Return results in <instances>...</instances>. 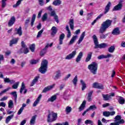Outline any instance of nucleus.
Listing matches in <instances>:
<instances>
[{
	"label": "nucleus",
	"instance_id": "nucleus-23",
	"mask_svg": "<svg viewBox=\"0 0 125 125\" xmlns=\"http://www.w3.org/2000/svg\"><path fill=\"white\" fill-rule=\"evenodd\" d=\"M65 39V34L64 33H62L60 35L59 37V44H63V40Z\"/></svg>",
	"mask_w": 125,
	"mask_h": 125
},
{
	"label": "nucleus",
	"instance_id": "nucleus-61",
	"mask_svg": "<svg viewBox=\"0 0 125 125\" xmlns=\"http://www.w3.org/2000/svg\"><path fill=\"white\" fill-rule=\"evenodd\" d=\"M99 84V83H97V82H95L94 83H93V87L94 88H97V87H98V84Z\"/></svg>",
	"mask_w": 125,
	"mask_h": 125
},
{
	"label": "nucleus",
	"instance_id": "nucleus-11",
	"mask_svg": "<svg viewBox=\"0 0 125 125\" xmlns=\"http://www.w3.org/2000/svg\"><path fill=\"white\" fill-rule=\"evenodd\" d=\"M111 5L112 3H111L110 1H109L104 8V14H107V13L109 12V10H110V8L111 7Z\"/></svg>",
	"mask_w": 125,
	"mask_h": 125
},
{
	"label": "nucleus",
	"instance_id": "nucleus-16",
	"mask_svg": "<svg viewBox=\"0 0 125 125\" xmlns=\"http://www.w3.org/2000/svg\"><path fill=\"white\" fill-rule=\"evenodd\" d=\"M83 52H80L79 53L78 55L76 58V62H77V63H79V62L82 60V58H83Z\"/></svg>",
	"mask_w": 125,
	"mask_h": 125
},
{
	"label": "nucleus",
	"instance_id": "nucleus-56",
	"mask_svg": "<svg viewBox=\"0 0 125 125\" xmlns=\"http://www.w3.org/2000/svg\"><path fill=\"white\" fill-rule=\"evenodd\" d=\"M97 88L98 89H104V86H103V84L99 83Z\"/></svg>",
	"mask_w": 125,
	"mask_h": 125
},
{
	"label": "nucleus",
	"instance_id": "nucleus-52",
	"mask_svg": "<svg viewBox=\"0 0 125 125\" xmlns=\"http://www.w3.org/2000/svg\"><path fill=\"white\" fill-rule=\"evenodd\" d=\"M29 49L32 51V52H34L35 51V44H32L29 45Z\"/></svg>",
	"mask_w": 125,
	"mask_h": 125
},
{
	"label": "nucleus",
	"instance_id": "nucleus-57",
	"mask_svg": "<svg viewBox=\"0 0 125 125\" xmlns=\"http://www.w3.org/2000/svg\"><path fill=\"white\" fill-rule=\"evenodd\" d=\"M39 62L37 60H32L30 61V64H31L32 65H34L35 64H37V63H38Z\"/></svg>",
	"mask_w": 125,
	"mask_h": 125
},
{
	"label": "nucleus",
	"instance_id": "nucleus-46",
	"mask_svg": "<svg viewBox=\"0 0 125 125\" xmlns=\"http://www.w3.org/2000/svg\"><path fill=\"white\" fill-rule=\"evenodd\" d=\"M118 102L119 103H120V104H125V99H124V98H123V97H119Z\"/></svg>",
	"mask_w": 125,
	"mask_h": 125
},
{
	"label": "nucleus",
	"instance_id": "nucleus-19",
	"mask_svg": "<svg viewBox=\"0 0 125 125\" xmlns=\"http://www.w3.org/2000/svg\"><path fill=\"white\" fill-rule=\"evenodd\" d=\"M19 40V38H14L10 41V46H12L13 44H16L17 42H18V41Z\"/></svg>",
	"mask_w": 125,
	"mask_h": 125
},
{
	"label": "nucleus",
	"instance_id": "nucleus-7",
	"mask_svg": "<svg viewBox=\"0 0 125 125\" xmlns=\"http://www.w3.org/2000/svg\"><path fill=\"white\" fill-rule=\"evenodd\" d=\"M77 54V50L73 51L70 54L68 55L65 58V59L66 60H71V59H73L74 57L76 56Z\"/></svg>",
	"mask_w": 125,
	"mask_h": 125
},
{
	"label": "nucleus",
	"instance_id": "nucleus-26",
	"mask_svg": "<svg viewBox=\"0 0 125 125\" xmlns=\"http://www.w3.org/2000/svg\"><path fill=\"white\" fill-rule=\"evenodd\" d=\"M36 119H37V115H35L32 117L30 121V125H35V124L36 123Z\"/></svg>",
	"mask_w": 125,
	"mask_h": 125
},
{
	"label": "nucleus",
	"instance_id": "nucleus-49",
	"mask_svg": "<svg viewBox=\"0 0 125 125\" xmlns=\"http://www.w3.org/2000/svg\"><path fill=\"white\" fill-rule=\"evenodd\" d=\"M43 30H44V29L42 28L38 32L37 36V39H39V38H41L42 37V33H43Z\"/></svg>",
	"mask_w": 125,
	"mask_h": 125
},
{
	"label": "nucleus",
	"instance_id": "nucleus-41",
	"mask_svg": "<svg viewBox=\"0 0 125 125\" xmlns=\"http://www.w3.org/2000/svg\"><path fill=\"white\" fill-rule=\"evenodd\" d=\"M8 108H9L10 109H12L14 106L13 101L10 100L8 102Z\"/></svg>",
	"mask_w": 125,
	"mask_h": 125
},
{
	"label": "nucleus",
	"instance_id": "nucleus-32",
	"mask_svg": "<svg viewBox=\"0 0 125 125\" xmlns=\"http://www.w3.org/2000/svg\"><path fill=\"white\" fill-rule=\"evenodd\" d=\"M13 117H14V114H12L10 116H8L7 117L5 120V123L6 124H8L10 121H11V119L13 118Z\"/></svg>",
	"mask_w": 125,
	"mask_h": 125
},
{
	"label": "nucleus",
	"instance_id": "nucleus-18",
	"mask_svg": "<svg viewBox=\"0 0 125 125\" xmlns=\"http://www.w3.org/2000/svg\"><path fill=\"white\" fill-rule=\"evenodd\" d=\"M54 87V85H52L51 86H48L47 87H45L42 90L43 93H45L47 92V91H49V90H51V89L53 88Z\"/></svg>",
	"mask_w": 125,
	"mask_h": 125
},
{
	"label": "nucleus",
	"instance_id": "nucleus-5",
	"mask_svg": "<svg viewBox=\"0 0 125 125\" xmlns=\"http://www.w3.org/2000/svg\"><path fill=\"white\" fill-rule=\"evenodd\" d=\"M57 120V113L49 111L47 116L48 123H52Z\"/></svg>",
	"mask_w": 125,
	"mask_h": 125
},
{
	"label": "nucleus",
	"instance_id": "nucleus-8",
	"mask_svg": "<svg viewBox=\"0 0 125 125\" xmlns=\"http://www.w3.org/2000/svg\"><path fill=\"white\" fill-rule=\"evenodd\" d=\"M0 78H1V79H3L4 82L5 83H7L12 84V83H15V81L13 80H11L9 78H4L3 75H2V74H0Z\"/></svg>",
	"mask_w": 125,
	"mask_h": 125
},
{
	"label": "nucleus",
	"instance_id": "nucleus-58",
	"mask_svg": "<svg viewBox=\"0 0 125 125\" xmlns=\"http://www.w3.org/2000/svg\"><path fill=\"white\" fill-rule=\"evenodd\" d=\"M98 59L99 60H101V59H106L105 55H101L98 57Z\"/></svg>",
	"mask_w": 125,
	"mask_h": 125
},
{
	"label": "nucleus",
	"instance_id": "nucleus-38",
	"mask_svg": "<svg viewBox=\"0 0 125 125\" xmlns=\"http://www.w3.org/2000/svg\"><path fill=\"white\" fill-rule=\"evenodd\" d=\"M80 83L82 84V90L83 91L84 89H85V88H86V84L84 83V81H83V80H80Z\"/></svg>",
	"mask_w": 125,
	"mask_h": 125
},
{
	"label": "nucleus",
	"instance_id": "nucleus-20",
	"mask_svg": "<svg viewBox=\"0 0 125 125\" xmlns=\"http://www.w3.org/2000/svg\"><path fill=\"white\" fill-rule=\"evenodd\" d=\"M15 30L17 32V35L21 36L23 34V32H22V27L21 26H20L18 29L17 28H16Z\"/></svg>",
	"mask_w": 125,
	"mask_h": 125
},
{
	"label": "nucleus",
	"instance_id": "nucleus-2",
	"mask_svg": "<svg viewBox=\"0 0 125 125\" xmlns=\"http://www.w3.org/2000/svg\"><path fill=\"white\" fill-rule=\"evenodd\" d=\"M92 39L95 44V49H97L98 48H106V47H108V46H109V45L107 43H102L101 44H99V42H98V39H97V36H96V35H94L92 36Z\"/></svg>",
	"mask_w": 125,
	"mask_h": 125
},
{
	"label": "nucleus",
	"instance_id": "nucleus-28",
	"mask_svg": "<svg viewBox=\"0 0 125 125\" xmlns=\"http://www.w3.org/2000/svg\"><path fill=\"white\" fill-rule=\"evenodd\" d=\"M66 30L67 31V39H70V38H71V36H72V33H71V31H70L69 25H66Z\"/></svg>",
	"mask_w": 125,
	"mask_h": 125
},
{
	"label": "nucleus",
	"instance_id": "nucleus-60",
	"mask_svg": "<svg viewBox=\"0 0 125 125\" xmlns=\"http://www.w3.org/2000/svg\"><path fill=\"white\" fill-rule=\"evenodd\" d=\"M56 125H69V123L68 122H63L62 123H57Z\"/></svg>",
	"mask_w": 125,
	"mask_h": 125
},
{
	"label": "nucleus",
	"instance_id": "nucleus-37",
	"mask_svg": "<svg viewBox=\"0 0 125 125\" xmlns=\"http://www.w3.org/2000/svg\"><path fill=\"white\" fill-rule=\"evenodd\" d=\"M21 53H24V54H27V53H29V49H28V47H27L25 48H21Z\"/></svg>",
	"mask_w": 125,
	"mask_h": 125
},
{
	"label": "nucleus",
	"instance_id": "nucleus-1",
	"mask_svg": "<svg viewBox=\"0 0 125 125\" xmlns=\"http://www.w3.org/2000/svg\"><path fill=\"white\" fill-rule=\"evenodd\" d=\"M113 21L110 20H107L105 21H104L101 24V26L99 29L100 33V39L101 40H105L107 38V34H104V33L106 32V30L109 27H110L112 25Z\"/></svg>",
	"mask_w": 125,
	"mask_h": 125
},
{
	"label": "nucleus",
	"instance_id": "nucleus-31",
	"mask_svg": "<svg viewBox=\"0 0 125 125\" xmlns=\"http://www.w3.org/2000/svg\"><path fill=\"white\" fill-rule=\"evenodd\" d=\"M92 57V52H89L85 59V62H88L91 59V57Z\"/></svg>",
	"mask_w": 125,
	"mask_h": 125
},
{
	"label": "nucleus",
	"instance_id": "nucleus-33",
	"mask_svg": "<svg viewBox=\"0 0 125 125\" xmlns=\"http://www.w3.org/2000/svg\"><path fill=\"white\" fill-rule=\"evenodd\" d=\"M69 27L71 30H74V19H72L69 20Z\"/></svg>",
	"mask_w": 125,
	"mask_h": 125
},
{
	"label": "nucleus",
	"instance_id": "nucleus-12",
	"mask_svg": "<svg viewBox=\"0 0 125 125\" xmlns=\"http://www.w3.org/2000/svg\"><path fill=\"white\" fill-rule=\"evenodd\" d=\"M52 32L51 33V36L53 38L55 37L56 34H57V28L55 26H53L51 29Z\"/></svg>",
	"mask_w": 125,
	"mask_h": 125
},
{
	"label": "nucleus",
	"instance_id": "nucleus-50",
	"mask_svg": "<svg viewBox=\"0 0 125 125\" xmlns=\"http://www.w3.org/2000/svg\"><path fill=\"white\" fill-rule=\"evenodd\" d=\"M7 0H2L1 1V7L2 8H4L6 6V1Z\"/></svg>",
	"mask_w": 125,
	"mask_h": 125
},
{
	"label": "nucleus",
	"instance_id": "nucleus-63",
	"mask_svg": "<svg viewBox=\"0 0 125 125\" xmlns=\"http://www.w3.org/2000/svg\"><path fill=\"white\" fill-rule=\"evenodd\" d=\"M46 9H47V10H49V11H51V12L53 11L52 9V7L51 6H49L48 7H46Z\"/></svg>",
	"mask_w": 125,
	"mask_h": 125
},
{
	"label": "nucleus",
	"instance_id": "nucleus-22",
	"mask_svg": "<svg viewBox=\"0 0 125 125\" xmlns=\"http://www.w3.org/2000/svg\"><path fill=\"white\" fill-rule=\"evenodd\" d=\"M85 36V31H84L81 34L79 40L78 41V44H80L83 40V39H84V37Z\"/></svg>",
	"mask_w": 125,
	"mask_h": 125
},
{
	"label": "nucleus",
	"instance_id": "nucleus-25",
	"mask_svg": "<svg viewBox=\"0 0 125 125\" xmlns=\"http://www.w3.org/2000/svg\"><path fill=\"white\" fill-rule=\"evenodd\" d=\"M120 32L119 27L115 28L112 32V34L117 36L118 35H120Z\"/></svg>",
	"mask_w": 125,
	"mask_h": 125
},
{
	"label": "nucleus",
	"instance_id": "nucleus-13",
	"mask_svg": "<svg viewBox=\"0 0 125 125\" xmlns=\"http://www.w3.org/2000/svg\"><path fill=\"white\" fill-rule=\"evenodd\" d=\"M16 21V19H15V17H12L11 18L8 23V27H11V26H12L15 23Z\"/></svg>",
	"mask_w": 125,
	"mask_h": 125
},
{
	"label": "nucleus",
	"instance_id": "nucleus-10",
	"mask_svg": "<svg viewBox=\"0 0 125 125\" xmlns=\"http://www.w3.org/2000/svg\"><path fill=\"white\" fill-rule=\"evenodd\" d=\"M50 16L54 17V19L56 21L57 23H59V20L58 19V16L56 15V13L55 12V11H51Z\"/></svg>",
	"mask_w": 125,
	"mask_h": 125
},
{
	"label": "nucleus",
	"instance_id": "nucleus-30",
	"mask_svg": "<svg viewBox=\"0 0 125 125\" xmlns=\"http://www.w3.org/2000/svg\"><path fill=\"white\" fill-rule=\"evenodd\" d=\"M26 106H27V104H22L21 107L20 108L18 112V115H21L22 112H23V110H24V108H25Z\"/></svg>",
	"mask_w": 125,
	"mask_h": 125
},
{
	"label": "nucleus",
	"instance_id": "nucleus-15",
	"mask_svg": "<svg viewBox=\"0 0 125 125\" xmlns=\"http://www.w3.org/2000/svg\"><path fill=\"white\" fill-rule=\"evenodd\" d=\"M49 46V44H47L45 47L40 52V56H43L45 53L47 52V49Z\"/></svg>",
	"mask_w": 125,
	"mask_h": 125
},
{
	"label": "nucleus",
	"instance_id": "nucleus-17",
	"mask_svg": "<svg viewBox=\"0 0 125 125\" xmlns=\"http://www.w3.org/2000/svg\"><path fill=\"white\" fill-rule=\"evenodd\" d=\"M85 105H86V101H83L79 108V112H82L83 110L84 109V108H85Z\"/></svg>",
	"mask_w": 125,
	"mask_h": 125
},
{
	"label": "nucleus",
	"instance_id": "nucleus-59",
	"mask_svg": "<svg viewBox=\"0 0 125 125\" xmlns=\"http://www.w3.org/2000/svg\"><path fill=\"white\" fill-rule=\"evenodd\" d=\"M93 109H97V107L96 106H95V105H91L88 108L89 111H90V110H93Z\"/></svg>",
	"mask_w": 125,
	"mask_h": 125
},
{
	"label": "nucleus",
	"instance_id": "nucleus-9",
	"mask_svg": "<svg viewBox=\"0 0 125 125\" xmlns=\"http://www.w3.org/2000/svg\"><path fill=\"white\" fill-rule=\"evenodd\" d=\"M23 90H24L23 93L24 94H26L27 93V92L28 91V89L26 88V86L25 85V83H24V82H22L21 83V85L20 90V92L21 94L23 93Z\"/></svg>",
	"mask_w": 125,
	"mask_h": 125
},
{
	"label": "nucleus",
	"instance_id": "nucleus-47",
	"mask_svg": "<svg viewBox=\"0 0 125 125\" xmlns=\"http://www.w3.org/2000/svg\"><path fill=\"white\" fill-rule=\"evenodd\" d=\"M65 112L66 114H69L72 112V107L71 106H67L65 108Z\"/></svg>",
	"mask_w": 125,
	"mask_h": 125
},
{
	"label": "nucleus",
	"instance_id": "nucleus-43",
	"mask_svg": "<svg viewBox=\"0 0 125 125\" xmlns=\"http://www.w3.org/2000/svg\"><path fill=\"white\" fill-rule=\"evenodd\" d=\"M114 122L115 123H117V122H120V121H121V120H124V119H122V116L121 115H117L116 116L115 118H114Z\"/></svg>",
	"mask_w": 125,
	"mask_h": 125
},
{
	"label": "nucleus",
	"instance_id": "nucleus-64",
	"mask_svg": "<svg viewBox=\"0 0 125 125\" xmlns=\"http://www.w3.org/2000/svg\"><path fill=\"white\" fill-rule=\"evenodd\" d=\"M40 5L42 6L43 5V0H38Z\"/></svg>",
	"mask_w": 125,
	"mask_h": 125
},
{
	"label": "nucleus",
	"instance_id": "nucleus-54",
	"mask_svg": "<svg viewBox=\"0 0 125 125\" xmlns=\"http://www.w3.org/2000/svg\"><path fill=\"white\" fill-rule=\"evenodd\" d=\"M19 85V82H17L14 85H12V87L14 89H16L18 87Z\"/></svg>",
	"mask_w": 125,
	"mask_h": 125
},
{
	"label": "nucleus",
	"instance_id": "nucleus-53",
	"mask_svg": "<svg viewBox=\"0 0 125 125\" xmlns=\"http://www.w3.org/2000/svg\"><path fill=\"white\" fill-rule=\"evenodd\" d=\"M85 125H93V122L90 120H87L85 121Z\"/></svg>",
	"mask_w": 125,
	"mask_h": 125
},
{
	"label": "nucleus",
	"instance_id": "nucleus-62",
	"mask_svg": "<svg viewBox=\"0 0 125 125\" xmlns=\"http://www.w3.org/2000/svg\"><path fill=\"white\" fill-rule=\"evenodd\" d=\"M9 89H10V88H8L7 89H4V90L1 92L0 94H3V93H5V92L8 91Z\"/></svg>",
	"mask_w": 125,
	"mask_h": 125
},
{
	"label": "nucleus",
	"instance_id": "nucleus-42",
	"mask_svg": "<svg viewBox=\"0 0 125 125\" xmlns=\"http://www.w3.org/2000/svg\"><path fill=\"white\" fill-rule=\"evenodd\" d=\"M57 96L56 95H54L51 97L50 98L48 99V102H53V101H55L56 100Z\"/></svg>",
	"mask_w": 125,
	"mask_h": 125
},
{
	"label": "nucleus",
	"instance_id": "nucleus-14",
	"mask_svg": "<svg viewBox=\"0 0 125 125\" xmlns=\"http://www.w3.org/2000/svg\"><path fill=\"white\" fill-rule=\"evenodd\" d=\"M60 77H61V72L60 70H58L56 72V75L53 76L52 78L53 80H54V81H57V80H58Z\"/></svg>",
	"mask_w": 125,
	"mask_h": 125
},
{
	"label": "nucleus",
	"instance_id": "nucleus-6",
	"mask_svg": "<svg viewBox=\"0 0 125 125\" xmlns=\"http://www.w3.org/2000/svg\"><path fill=\"white\" fill-rule=\"evenodd\" d=\"M123 2L124 0H120L119 1V3L113 7L112 11H118L120 10H122V8H123Z\"/></svg>",
	"mask_w": 125,
	"mask_h": 125
},
{
	"label": "nucleus",
	"instance_id": "nucleus-24",
	"mask_svg": "<svg viewBox=\"0 0 125 125\" xmlns=\"http://www.w3.org/2000/svg\"><path fill=\"white\" fill-rule=\"evenodd\" d=\"M42 95L41 94H40L38 98L36 99V100L33 103V107H36V106H37V105H38V104H39V103L40 102V100H41V99H42Z\"/></svg>",
	"mask_w": 125,
	"mask_h": 125
},
{
	"label": "nucleus",
	"instance_id": "nucleus-4",
	"mask_svg": "<svg viewBox=\"0 0 125 125\" xmlns=\"http://www.w3.org/2000/svg\"><path fill=\"white\" fill-rule=\"evenodd\" d=\"M47 65H48V62L46 60H44L42 62L39 71L41 74H45L47 71Z\"/></svg>",
	"mask_w": 125,
	"mask_h": 125
},
{
	"label": "nucleus",
	"instance_id": "nucleus-48",
	"mask_svg": "<svg viewBox=\"0 0 125 125\" xmlns=\"http://www.w3.org/2000/svg\"><path fill=\"white\" fill-rule=\"evenodd\" d=\"M47 19V13H45L42 18V20L43 21V22H44V21H46V20Z\"/></svg>",
	"mask_w": 125,
	"mask_h": 125
},
{
	"label": "nucleus",
	"instance_id": "nucleus-29",
	"mask_svg": "<svg viewBox=\"0 0 125 125\" xmlns=\"http://www.w3.org/2000/svg\"><path fill=\"white\" fill-rule=\"evenodd\" d=\"M123 124H125V120H121L120 121L111 123L110 125H120Z\"/></svg>",
	"mask_w": 125,
	"mask_h": 125
},
{
	"label": "nucleus",
	"instance_id": "nucleus-55",
	"mask_svg": "<svg viewBox=\"0 0 125 125\" xmlns=\"http://www.w3.org/2000/svg\"><path fill=\"white\" fill-rule=\"evenodd\" d=\"M103 116H104V117H110L109 111L103 112Z\"/></svg>",
	"mask_w": 125,
	"mask_h": 125
},
{
	"label": "nucleus",
	"instance_id": "nucleus-36",
	"mask_svg": "<svg viewBox=\"0 0 125 125\" xmlns=\"http://www.w3.org/2000/svg\"><path fill=\"white\" fill-rule=\"evenodd\" d=\"M103 97L105 101L110 100V99H111V96H110V95L109 94H106V95L103 94Z\"/></svg>",
	"mask_w": 125,
	"mask_h": 125
},
{
	"label": "nucleus",
	"instance_id": "nucleus-34",
	"mask_svg": "<svg viewBox=\"0 0 125 125\" xmlns=\"http://www.w3.org/2000/svg\"><path fill=\"white\" fill-rule=\"evenodd\" d=\"M39 78H40L39 76H36L35 77L34 80L32 81L31 84H30V86H34L37 83V82L39 81Z\"/></svg>",
	"mask_w": 125,
	"mask_h": 125
},
{
	"label": "nucleus",
	"instance_id": "nucleus-44",
	"mask_svg": "<svg viewBox=\"0 0 125 125\" xmlns=\"http://www.w3.org/2000/svg\"><path fill=\"white\" fill-rule=\"evenodd\" d=\"M115 46L113 45L110 46L108 49V52H110V53H113V52L115 51Z\"/></svg>",
	"mask_w": 125,
	"mask_h": 125
},
{
	"label": "nucleus",
	"instance_id": "nucleus-51",
	"mask_svg": "<svg viewBox=\"0 0 125 125\" xmlns=\"http://www.w3.org/2000/svg\"><path fill=\"white\" fill-rule=\"evenodd\" d=\"M11 94H12V95H13V96L15 97V101L16 102V101L17 100V93L16 91H14L11 93Z\"/></svg>",
	"mask_w": 125,
	"mask_h": 125
},
{
	"label": "nucleus",
	"instance_id": "nucleus-27",
	"mask_svg": "<svg viewBox=\"0 0 125 125\" xmlns=\"http://www.w3.org/2000/svg\"><path fill=\"white\" fill-rule=\"evenodd\" d=\"M77 39H78V36H73L68 43L69 45L73 44Z\"/></svg>",
	"mask_w": 125,
	"mask_h": 125
},
{
	"label": "nucleus",
	"instance_id": "nucleus-40",
	"mask_svg": "<svg viewBox=\"0 0 125 125\" xmlns=\"http://www.w3.org/2000/svg\"><path fill=\"white\" fill-rule=\"evenodd\" d=\"M37 16L36 14H33L31 19V27H33L34 26V23H35V20H36V17Z\"/></svg>",
	"mask_w": 125,
	"mask_h": 125
},
{
	"label": "nucleus",
	"instance_id": "nucleus-39",
	"mask_svg": "<svg viewBox=\"0 0 125 125\" xmlns=\"http://www.w3.org/2000/svg\"><path fill=\"white\" fill-rule=\"evenodd\" d=\"M72 83L75 86H77V83H78V75L75 76L72 80Z\"/></svg>",
	"mask_w": 125,
	"mask_h": 125
},
{
	"label": "nucleus",
	"instance_id": "nucleus-3",
	"mask_svg": "<svg viewBox=\"0 0 125 125\" xmlns=\"http://www.w3.org/2000/svg\"><path fill=\"white\" fill-rule=\"evenodd\" d=\"M88 69L93 75H96L97 74V69H98V63L96 62H92L88 65Z\"/></svg>",
	"mask_w": 125,
	"mask_h": 125
},
{
	"label": "nucleus",
	"instance_id": "nucleus-35",
	"mask_svg": "<svg viewBox=\"0 0 125 125\" xmlns=\"http://www.w3.org/2000/svg\"><path fill=\"white\" fill-rule=\"evenodd\" d=\"M62 1L61 0H55L53 2V5H55V6H59L60 4H61Z\"/></svg>",
	"mask_w": 125,
	"mask_h": 125
},
{
	"label": "nucleus",
	"instance_id": "nucleus-21",
	"mask_svg": "<svg viewBox=\"0 0 125 125\" xmlns=\"http://www.w3.org/2000/svg\"><path fill=\"white\" fill-rule=\"evenodd\" d=\"M93 93V91L91 90L88 93V96L87 97V101L88 102H91L92 101V94Z\"/></svg>",
	"mask_w": 125,
	"mask_h": 125
},
{
	"label": "nucleus",
	"instance_id": "nucleus-45",
	"mask_svg": "<svg viewBox=\"0 0 125 125\" xmlns=\"http://www.w3.org/2000/svg\"><path fill=\"white\" fill-rule=\"evenodd\" d=\"M22 0H18L16 4L13 5V7H14V8H16V7L19 6V5L21 4V1H22Z\"/></svg>",
	"mask_w": 125,
	"mask_h": 125
}]
</instances>
